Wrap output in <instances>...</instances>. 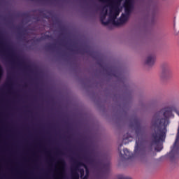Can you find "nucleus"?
I'll return each instance as SVG.
<instances>
[{"instance_id":"obj_1","label":"nucleus","mask_w":179,"mask_h":179,"mask_svg":"<svg viewBox=\"0 0 179 179\" xmlns=\"http://www.w3.org/2000/svg\"><path fill=\"white\" fill-rule=\"evenodd\" d=\"M134 6V2L133 0H125L124 3V8H125V15H122V17L120 18V24H124V23H126L128 21V13L131 12V10L132 9Z\"/></svg>"},{"instance_id":"obj_2","label":"nucleus","mask_w":179,"mask_h":179,"mask_svg":"<svg viewBox=\"0 0 179 179\" xmlns=\"http://www.w3.org/2000/svg\"><path fill=\"white\" fill-rule=\"evenodd\" d=\"M155 62L156 56L154 55H148L144 60V65L148 68H152V66L155 65Z\"/></svg>"},{"instance_id":"obj_3","label":"nucleus","mask_w":179,"mask_h":179,"mask_svg":"<svg viewBox=\"0 0 179 179\" xmlns=\"http://www.w3.org/2000/svg\"><path fill=\"white\" fill-rule=\"evenodd\" d=\"M120 155L122 157H124V159H130L131 157V153L129 152V151H128V150L121 151Z\"/></svg>"},{"instance_id":"obj_4","label":"nucleus","mask_w":179,"mask_h":179,"mask_svg":"<svg viewBox=\"0 0 179 179\" xmlns=\"http://www.w3.org/2000/svg\"><path fill=\"white\" fill-rule=\"evenodd\" d=\"M59 170L60 171H62V170H64V164L62 163L59 164Z\"/></svg>"},{"instance_id":"obj_5","label":"nucleus","mask_w":179,"mask_h":179,"mask_svg":"<svg viewBox=\"0 0 179 179\" xmlns=\"http://www.w3.org/2000/svg\"><path fill=\"white\" fill-rule=\"evenodd\" d=\"M115 17H117V16H118V15H120V10H116L115 12Z\"/></svg>"},{"instance_id":"obj_6","label":"nucleus","mask_w":179,"mask_h":179,"mask_svg":"<svg viewBox=\"0 0 179 179\" xmlns=\"http://www.w3.org/2000/svg\"><path fill=\"white\" fill-rule=\"evenodd\" d=\"M103 13H105V15H107V9L106 8L103 9Z\"/></svg>"},{"instance_id":"obj_7","label":"nucleus","mask_w":179,"mask_h":179,"mask_svg":"<svg viewBox=\"0 0 179 179\" xmlns=\"http://www.w3.org/2000/svg\"><path fill=\"white\" fill-rule=\"evenodd\" d=\"M1 75H2V69L0 66V78H1Z\"/></svg>"},{"instance_id":"obj_8","label":"nucleus","mask_w":179,"mask_h":179,"mask_svg":"<svg viewBox=\"0 0 179 179\" xmlns=\"http://www.w3.org/2000/svg\"><path fill=\"white\" fill-rule=\"evenodd\" d=\"M83 173H84L83 171H80V174H81V176H83Z\"/></svg>"},{"instance_id":"obj_9","label":"nucleus","mask_w":179,"mask_h":179,"mask_svg":"<svg viewBox=\"0 0 179 179\" xmlns=\"http://www.w3.org/2000/svg\"><path fill=\"white\" fill-rule=\"evenodd\" d=\"M76 178H77V179H79V176H76Z\"/></svg>"},{"instance_id":"obj_10","label":"nucleus","mask_w":179,"mask_h":179,"mask_svg":"<svg viewBox=\"0 0 179 179\" xmlns=\"http://www.w3.org/2000/svg\"><path fill=\"white\" fill-rule=\"evenodd\" d=\"M142 157H143V155H142Z\"/></svg>"}]
</instances>
